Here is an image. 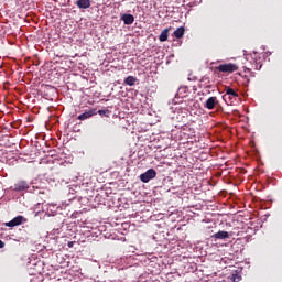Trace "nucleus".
Listing matches in <instances>:
<instances>
[{
  "mask_svg": "<svg viewBox=\"0 0 282 282\" xmlns=\"http://www.w3.org/2000/svg\"><path fill=\"white\" fill-rule=\"evenodd\" d=\"M239 94L235 91V89L227 87L226 94L223 96V100L226 102V105H232L235 102V98H238Z\"/></svg>",
  "mask_w": 282,
  "mask_h": 282,
  "instance_id": "obj_1",
  "label": "nucleus"
},
{
  "mask_svg": "<svg viewBox=\"0 0 282 282\" xmlns=\"http://www.w3.org/2000/svg\"><path fill=\"white\" fill-rule=\"evenodd\" d=\"M156 175H158V172H155V170L153 169H150L145 173L140 175V180L141 182H143V184H147L151 182V180H154Z\"/></svg>",
  "mask_w": 282,
  "mask_h": 282,
  "instance_id": "obj_2",
  "label": "nucleus"
},
{
  "mask_svg": "<svg viewBox=\"0 0 282 282\" xmlns=\"http://www.w3.org/2000/svg\"><path fill=\"white\" fill-rule=\"evenodd\" d=\"M217 69H218V72L232 74V72H237V69H239V67H237V65H235V64H220L217 67Z\"/></svg>",
  "mask_w": 282,
  "mask_h": 282,
  "instance_id": "obj_3",
  "label": "nucleus"
},
{
  "mask_svg": "<svg viewBox=\"0 0 282 282\" xmlns=\"http://www.w3.org/2000/svg\"><path fill=\"white\" fill-rule=\"evenodd\" d=\"M219 105V101L217 100V97H209L204 107L205 109H208L209 111H213V109H215V107Z\"/></svg>",
  "mask_w": 282,
  "mask_h": 282,
  "instance_id": "obj_4",
  "label": "nucleus"
},
{
  "mask_svg": "<svg viewBox=\"0 0 282 282\" xmlns=\"http://www.w3.org/2000/svg\"><path fill=\"white\" fill-rule=\"evenodd\" d=\"M23 224V216H17L11 221L4 224L7 228H14L15 226H21Z\"/></svg>",
  "mask_w": 282,
  "mask_h": 282,
  "instance_id": "obj_5",
  "label": "nucleus"
},
{
  "mask_svg": "<svg viewBox=\"0 0 282 282\" xmlns=\"http://www.w3.org/2000/svg\"><path fill=\"white\" fill-rule=\"evenodd\" d=\"M121 21H123L124 25H133V22L135 21V17H133V14L123 13L121 15Z\"/></svg>",
  "mask_w": 282,
  "mask_h": 282,
  "instance_id": "obj_6",
  "label": "nucleus"
},
{
  "mask_svg": "<svg viewBox=\"0 0 282 282\" xmlns=\"http://www.w3.org/2000/svg\"><path fill=\"white\" fill-rule=\"evenodd\" d=\"M230 232L228 231H218L212 236V239L215 240H224V239H230Z\"/></svg>",
  "mask_w": 282,
  "mask_h": 282,
  "instance_id": "obj_7",
  "label": "nucleus"
},
{
  "mask_svg": "<svg viewBox=\"0 0 282 282\" xmlns=\"http://www.w3.org/2000/svg\"><path fill=\"white\" fill-rule=\"evenodd\" d=\"M30 188V184L25 181H21L17 184H14L13 189L19 192V191H28Z\"/></svg>",
  "mask_w": 282,
  "mask_h": 282,
  "instance_id": "obj_8",
  "label": "nucleus"
},
{
  "mask_svg": "<svg viewBox=\"0 0 282 282\" xmlns=\"http://www.w3.org/2000/svg\"><path fill=\"white\" fill-rule=\"evenodd\" d=\"M76 6L80 10H87V8L91 7V0H77Z\"/></svg>",
  "mask_w": 282,
  "mask_h": 282,
  "instance_id": "obj_9",
  "label": "nucleus"
},
{
  "mask_svg": "<svg viewBox=\"0 0 282 282\" xmlns=\"http://www.w3.org/2000/svg\"><path fill=\"white\" fill-rule=\"evenodd\" d=\"M177 96L178 98H186V96H188V87L186 86L180 87L177 90Z\"/></svg>",
  "mask_w": 282,
  "mask_h": 282,
  "instance_id": "obj_10",
  "label": "nucleus"
},
{
  "mask_svg": "<svg viewBox=\"0 0 282 282\" xmlns=\"http://www.w3.org/2000/svg\"><path fill=\"white\" fill-rule=\"evenodd\" d=\"M138 83V78L134 76H128L124 78V85H128L129 87H133Z\"/></svg>",
  "mask_w": 282,
  "mask_h": 282,
  "instance_id": "obj_11",
  "label": "nucleus"
},
{
  "mask_svg": "<svg viewBox=\"0 0 282 282\" xmlns=\"http://www.w3.org/2000/svg\"><path fill=\"white\" fill-rule=\"evenodd\" d=\"M159 41H161V43H164L165 41H169V29H164L160 36H159Z\"/></svg>",
  "mask_w": 282,
  "mask_h": 282,
  "instance_id": "obj_12",
  "label": "nucleus"
},
{
  "mask_svg": "<svg viewBox=\"0 0 282 282\" xmlns=\"http://www.w3.org/2000/svg\"><path fill=\"white\" fill-rule=\"evenodd\" d=\"M184 32H185L184 26H180L178 29H176L174 31L175 39H182V36H184Z\"/></svg>",
  "mask_w": 282,
  "mask_h": 282,
  "instance_id": "obj_13",
  "label": "nucleus"
},
{
  "mask_svg": "<svg viewBox=\"0 0 282 282\" xmlns=\"http://www.w3.org/2000/svg\"><path fill=\"white\" fill-rule=\"evenodd\" d=\"M94 116V111H86L78 116V120H87L88 118H91Z\"/></svg>",
  "mask_w": 282,
  "mask_h": 282,
  "instance_id": "obj_14",
  "label": "nucleus"
},
{
  "mask_svg": "<svg viewBox=\"0 0 282 282\" xmlns=\"http://www.w3.org/2000/svg\"><path fill=\"white\" fill-rule=\"evenodd\" d=\"M230 281H232V282H239V281H241V275L236 272V273L231 274Z\"/></svg>",
  "mask_w": 282,
  "mask_h": 282,
  "instance_id": "obj_15",
  "label": "nucleus"
},
{
  "mask_svg": "<svg viewBox=\"0 0 282 282\" xmlns=\"http://www.w3.org/2000/svg\"><path fill=\"white\" fill-rule=\"evenodd\" d=\"M99 116H109V110H98Z\"/></svg>",
  "mask_w": 282,
  "mask_h": 282,
  "instance_id": "obj_16",
  "label": "nucleus"
},
{
  "mask_svg": "<svg viewBox=\"0 0 282 282\" xmlns=\"http://www.w3.org/2000/svg\"><path fill=\"white\" fill-rule=\"evenodd\" d=\"M1 248H6V242H3L2 240H0V249Z\"/></svg>",
  "mask_w": 282,
  "mask_h": 282,
  "instance_id": "obj_17",
  "label": "nucleus"
},
{
  "mask_svg": "<svg viewBox=\"0 0 282 282\" xmlns=\"http://www.w3.org/2000/svg\"><path fill=\"white\" fill-rule=\"evenodd\" d=\"M204 80H208V77H203L202 83H204Z\"/></svg>",
  "mask_w": 282,
  "mask_h": 282,
  "instance_id": "obj_18",
  "label": "nucleus"
},
{
  "mask_svg": "<svg viewBox=\"0 0 282 282\" xmlns=\"http://www.w3.org/2000/svg\"><path fill=\"white\" fill-rule=\"evenodd\" d=\"M69 248H72V242L68 243Z\"/></svg>",
  "mask_w": 282,
  "mask_h": 282,
  "instance_id": "obj_19",
  "label": "nucleus"
}]
</instances>
